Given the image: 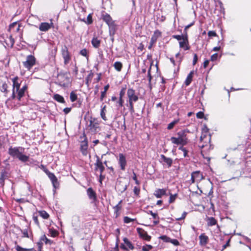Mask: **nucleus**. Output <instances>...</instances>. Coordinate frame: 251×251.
<instances>
[{
  "label": "nucleus",
  "mask_w": 251,
  "mask_h": 251,
  "mask_svg": "<svg viewBox=\"0 0 251 251\" xmlns=\"http://www.w3.org/2000/svg\"><path fill=\"white\" fill-rule=\"evenodd\" d=\"M113 67L118 72H120L123 68V64L121 62L116 61L114 63Z\"/></svg>",
  "instance_id": "obj_31"
},
{
  "label": "nucleus",
  "mask_w": 251,
  "mask_h": 251,
  "mask_svg": "<svg viewBox=\"0 0 251 251\" xmlns=\"http://www.w3.org/2000/svg\"><path fill=\"white\" fill-rule=\"evenodd\" d=\"M218 53H216L213 54L211 56V60L212 61H214L216 60L218 58Z\"/></svg>",
  "instance_id": "obj_57"
},
{
  "label": "nucleus",
  "mask_w": 251,
  "mask_h": 251,
  "mask_svg": "<svg viewBox=\"0 0 251 251\" xmlns=\"http://www.w3.org/2000/svg\"><path fill=\"white\" fill-rule=\"evenodd\" d=\"M134 219H131L128 217L126 216L124 218V222L125 223L128 224L131 222L134 221Z\"/></svg>",
  "instance_id": "obj_45"
},
{
  "label": "nucleus",
  "mask_w": 251,
  "mask_h": 251,
  "mask_svg": "<svg viewBox=\"0 0 251 251\" xmlns=\"http://www.w3.org/2000/svg\"><path fill=\"white\" fill-rule=\"evenodd\" d=\"M27 87L26 85L22 87L21 89L19 88L18 90L17 99L18 100H21V98L24 96L25 90L27 89Z\"/></svg>",
  "instance_id": "obj_17"
},
{
  "label": "nucleus",
  "mask_w": 251,
  "mask_h": 251,
  "mask_svg": "<svg viewBox=\"0 0 251 251\" xmlns=\"http://www.w3.org/2000/svg\"><path fill=\"white\" fill-rule=\"evenodd\" d=\"M25 148L22 147H10L8 153L12 157L18 158L23 162H26L29 159V156L23 154Z\"/></svg>",
  "instance_id": "obj_1"
},
{
  "label": "nucleus",
  "mask_w": 251,
  "mask_h": 251,
  "mask_svg": "<svg viewBox=\"0 0 251 251\" xmlns=\"http://www.w3.org/2000/svg\"><path fill=\"white\" fill-rule=\"evenodd\" d=\"M166 191L164 189H158L155 191L154 195L157 198H160L166 194Z\"/></svg>",
  "instance_id": "obj_21"
},
{
  "label": "nucleus",
  "mask_w": 251,
  "mask_h": 251,
  "mask_svg": "<svg viewBox=\"0 0 251 251\" xmlns=\"http://www.w3.org/2000/svg\"><path fill=\"white\" fill-rule=\"evenodd\" d=\"M21 232L23 234L22 237L29 238V235L28 234V228H25L23 230H22Z\"/></svg>",
  "instance_id": "obj_41"
},
{
  "label": "nucleus",
  "mask_w": 251,
  "mask_h": 251,
  "mask_svg": "<svg viewBox=\"0 0 251 251\" xmlns=\"http://www.w3.org/2000/svg\"><path fill=\"white\" fill-rule=\"evenodd\" d=\"M217 224V221L213 217H209L207 219V225L208 226H213Z\"/></svg>",
  "instance_id": "obj_32"
},
{
  "label": "nucleus",
  "mask_w": 251,
  "mask_h": 251,
  "mask_svg": "<svg viewBox=\"0 0 251 251\" xmlns=\"http://www.w3.org/2000/svg\"><path fill=\"white\" fill-rule=\"evenodd\" d=\"M119 156L118 163L120 166L121 169L122 171H125L127 163L126 156L123 153H120Z\"/></svg>",
  "instance_id": "obj_9"
},
{
  "label": "nucleus",
  "mask_w": 251,
  "mask_h": 251,
  "mask_svg": "<svg viewBox=\"0 0 251 251\" xmlns=\"http://www.w3.org/2000/svg\"><path fill=\"white\" fill-rule=\"evenodd\" d=\"M39 215L41 217H42L44 219H47L49 217V214L45 211L42 210L39 212Z\"/></svg>",
  "instance_id": "obj_37"
},
{
  "label": "nucleus",
  "mask_w": 251,
  "mask_h": 251,
  "mask_svg": "<svg viewBox=\"0 0 251 251\" xmlns=\"http://www.w3.org/2000/svg\"><path fill=\"white\" fill-rule=\"evenodd\" d=\"M87 194L90 200L92 201V203H95L97 201V195L96 192L91 188H88L87 190Z\"/></svg>",
  "instance_id": "obj_10"
},
{
  "label": "nucleus",
  "mask_w": 251,
  "mask_h": 251,
  "mask_svg": "<svg viewBox=\"0 0 251 251\" xmlns=\"http://www.w3.org/2000/svg\"><path fill=\"white\" fill-rule=\"evenodd\" d=\"M52 24V23L50 24L46 22L41 23L39 25V28L40 31L46 32L50 28Z\"/></svg>",
  "instance_id": "obj_14"
},
{
  "label": "nucleus",
  "mask_w": 251,
  "mask_h": 251,
  "mask_svg": "<svg viewBox=\"0 0 251 251\" xmlns=\"http://www.w3.org/2000/svg\"><path fill=\"white\" fill-rule=\"evenodd\" d=\"M99 124L97 122H95L94 121L90 120V124L89 126L90 127V129L93 132L97 131V129L99 128Z\"/></svg>",
  "instance_id": "obj_16"
},
{
  "label": "nucleus",
  "mask_w": 251,
  "mask_h": 251,
  "mask_svg": "<svg viewBox=\"0 0 251 251\" xmlns=\"http://www.w3.org/2000/svg\"><path fill=\"white\" fill-rule=\"evenodd\" d=\"M105 108H106V105H104L101 109V111H100V116H101V117L104 121L106 120V117L105 116Z\"/></svg>",
  "instance_id": "obj_36"
},
{
  "label": "nucleus",
  "mask_w": 251,
  "mask_h": 251,
  "mask_svg": "<svg viewBox=\"0 0 251 251\" xmlns=\"http://www.w3.org/2000/svg\"><path fill=\"white\" fill-rule=\"evenodd\" d=\"M123 201L121 200L118 203L113 207V209L114 211V214L116 215V217H117L119 215V211L122 209V206L121 205Z\"/></svg>",
  "instance_id": "obj_23"
},
{
  "label": "nucleus",
  "mask_w": 251,
  "mask_h": 251,
  "mask_svg": "<svg viewBox=\"0 0 251 251\" xmlns=\"http://www.w3.org/2000/svg\"><path fill=\"white\" fill-rule=\"evenodd\" d=\"M45 171L50 180L54 188V191L55 192L56 189H58L59 187V183L58 181V179L53 173L49 172L47 170Z\"/></svg>",
  "instance_id": "obj_5"
},
{
  "label": "nucleus",
  "mask_w": 251,
  "mask_h": 251,
  "mask_svg": "<svg viewBox=\"0 0 251 251\" xmlns=\"http://www.w3.org/2000/svg\"><path fill=\"white\" fill-rule=\"evenodd\" d=\"M149 213L152 216V218L154 219L153 223L154 225H156L159 223V216L157 213H153L152 211H150Z\"/></svg>",
  "instance_id": "obj_26"
},
{
  "label": "nucleus",
  "mask_w": 251,
  "mask_h": 251,
  "mask_svg": "<svg viewBox=\"0 0 251 251\" xmlns=\"http://www.w3.org/2000/svg\"><path fill=\"white\" fill-rule=\"evenodd\" d=\"M105 176L103 175L100 174L99 175V181L102 184V180L104 179Z\"/></svg>",
  "instance_id": "obj_64"
},
{
  "label": "nucleus",
  "mask_w": 251,
  "mask_h": 251,
  "mask_svg": "<svg viewBox=\"0 0 251 251\" xmlns=\"http://www.w3.org/2000/svg\"><path fill=\"white\" fill-rule=\"evenodd\" d=\"M124 100L123 99H119V100L117 102L116 106L118 108H120L123 106Z\"/></svg>",
  "instance_id": "obj_44"
},
{
  "label": "nucleus",
  "mask_w": 251,
  "mask_h": 251,
  "mask_svg": "<svg viewBox=\"0 0 251 251\" xmlns=\"http://www.w3.org/2000/svg\"><path fill=\"white\" fill-rule=\"evenodd\" d=\"M61 53L62 57L64 59V64H68L71 59V57L68 51V49L66 46H64L62 49Z\"/></svg>",
  "instance_id": "obj_7"
},
{
  "label": "nucleus",
  "mask_w": 251,
  "mask_h": 251,
  "mask_svg": "<svg viewBox=\"0 0 251 251\" xmlns=\"http://www.w3.org/2000/svg\"><path fill=\"white\" fill-rule=\"evenodd\" d=\"M160 157L162 160L168 165V168L172 166L173 160L171 158L167 157L163 154H161Z\"/></svg>",
  "instance_id": "obj_20"
},
{
  "label": "nucleus",
  "mask_w": 251,
  "mask_h": 251,
  "mask_svg": "<svg viewBox=\"0 0 251 251\" xmlns=\"http://www.w3.org/2000/svg\"><path fill=\"white\" fill-rule=\"evenodd\" d=\"M194 72L193 71H191L190 73L188 75L185 81V84L186 86H188L191 83L192 78L193 77Z\"/></svg>",
  "instance_id": "obj_25"
},
{
  "label": "nucleus",
  "mask_w": 251,
  "mask_h": 251,
  "mask_svg": "<svg viewBox=\"0 0 251 251\" xmlns=\"http://www.w3.org/2000/svg\"><path fill=\"white\" fill-rule=\"evenodd\" d=\"M186 215H187V212H183V213L182 214L181 217H180V218H176V220L177 221H180V220H183V219H184L185 218Z\"/></svg>",
  "instance_id": "obj_59"
},
{
  "label": "nucleus",
  "mask_w": 251,
  "mask_h": 251,
  "mask_svg": "<svg viewBox=\"0 0 251 251\" xmlns=\"http://www.w3.org/2000/svg\"><path fill=\"white\" fill-rule=\"evenodd\" d=\"M53 98L54 100L58 102L61 103H64L65 102L64 98L58 94H54Z\"/></svg>",
  "instance_id": "obj_28"
},
{
  "label": "nucleus",
  "mask_w": 251,
  "mask_h": 251,
  "mask_svg": "<svg viewBox=\"0 0 251 251\" xmlns=\"http://www.w3.org/2000/svg\"><path fill=\"white\" fill-rule=\"evenodd\" d=\"M91 43L95 48H98L100 46V41L97 37H94L91 41Z\"/></svg>",
  "instance_id": "obj_27"
},
{
  "label": "nucleus",
  "mask_w": 251,
  "mask_h": 251,
  "mask_svg": "<svg viewBox=\"0 0 251 251\" xmlns=\"http://www.w3.org/2000/svg\"><path fill=\"white\" fill-rule=\"evenodd\" d=\"M70 98L72 102H74L77 100V96L74 92H72L70 93Z\"/></svg>",
  "instance_id": "obj_38"
},
{
  "label": "nucleus",
  "mask_w": 251,
  "mask_h": 251,
  "mask_svg": "<svg viewBox=\"0 0 251 251\" xmlns=\"http://www.w3.org/2000/svg\"><path fill=\"white\" fill-rule=\"evenodd\" d=\"M179 42V47L185 50H187L190 49V46H189V41L188 36L187 35H185L184 38Z\"/></svg>",
  "instance_id": "obj_12"
},
{
  "label": "nucleus",
  "mask_w": 251,
  "mask_h": 251,
  "mask_svg": "<svg viewBox=\"0 0 251 251\" xmlns=\"http://www.w3.org/2000/svg\"><path fill=\"white\" fill-rule=\"evenodd\" d=\"M204 140H205L204 141L205 143L210 142V141L211 136L207 134V131L205 133H202L200 137L201 142H202Z\"/></svg>",
  "instance_id": "obj_22"
},
{
  "label": "nucleus",
  "mask_w": 251,
  "mask_h": 251,
  "mask_svg": "<svg viewBox=\"0 0 251 251\" xmlns=\"http://www.w3.org/2000/svg\"><path fill=\"white\" fill-rule=\"evenodd\" d=\"M83 137L84 138V139L81 142L80 151L83 155H86L87 154V149L88 145L87 137L84 133H83Z\"/></svg>",
  "instance_id": "obj_6"
},
{
  "label": "nucleus",
  "mask_w": 251,
  "mask_h": 251,
  "mask_svg": "<svg viewBox=\"0 0 251 251\" xmlns=\"http://www.w3.org/2000/svg\"><path fill=\"white\" fill-rule=\"evenodd\" d=\"M179 119L175 120L174 121H173V122L170 123L169 124H168V126H167V129L169 130L172 129L174 127L175 125L177 123H178L179 122Z\"/></svg>",
  "instance_id": "obj_34"
},
{
  "label": "nucleus",
  "mask_w": 251,
  "mask_h": 251,
  "mask_svg": "<svg viewBox=\"0 0 251 251\" xmlns=\"http://www.w3.org/2000/svg\"><path fill=\"white\" fill-rule=\"evenodd\" d=\"M36 58L32 55H27L25 61L23 62L24 66L28 70H30L31 68L35 65L36 63Z\"/></svg>",
  "instance_id": "obj_4"
},
{
  "label": "nucleus",
  "mask_w": 251,
  "mask_h": 251,
  "mask_svg": "<svg viewBox=\"0 0 251 251\" xmlns=\"http://www.w3.org/2000/svg\"><path fill=\"white\" fill-rule=\"evenodd\" d=\"M101 18L108 25L115 23V21L113 20L110 15L107 13L103 14L101 16Z\"/></svg>",
  "instance_id": "obj_13"
},
{
  "label": "nucleus",
  "mask_w": 251,
  "mask_h": 251,
  "mask_svg": "<svg viewBox=\"0 0 251 251\" xmlns=\"http://www.w3.org/2000/svg\"><path fill=\"white\" fill-rule=\"evenodd\" d=\"M109 27V36L114 35L116 30H117V25L115 23L110 24L108 25Z\"/></svg>",
  "instance_id": "obj_19"
},
{
  "label": "nucleus",
  "mask_w": 251,
  "mask_h": 251,
  "mask_svg": "<svg viewBox=\"0 0 251 251\" xmlns=\"http://www.w3.org/2000/svg\"><path fill=\"white\" fill-rule=\"evenodd\" d=\"M157 19L159 22H163L165 20L166 17L164 16H163V15L160 16V15H159L158 16H157Z\"/></svg>",
  "instance_id": "obj_52"
},
{
  "label": "nucleus",
  "mask_w": 251,
  "mask_h": 251,
  "mask_svg": "<svg viewBox=\"0 0 251 251\" xmlns=\"http://www.w3.org/2000/svg\"><path fill=\"white\" fill-rule=\"evenodd\" d=\"M188 129L180 130L177 132V137H172L171 141L173 144L176 145H186L188 143L187 133H189Z\"/></svg>",
  "instance_id": "obj_2"
},
{
  "label": "nucleus",
  "mask_w": 251,
  "mask_h": 251,
  "mask_svg": "<svg viewBox=\"0 0 251 251\" xmlns=\"http://www.w3.org/2000/svg\"><path fill=\"white\" fill-rule=\"evenodd\" d=\"M127 96L128 99V105L127 106L130 112L133 113L134 112L133 102L138 100V96L136 94L135 91L132 88H129L127 90Z\"/></svg>",
  "instance_id": "obj_3"
},
{
  "label": "nucleus",
  "mask_w": 251,
  "mask_h": 251,
  "mask_svg": "<svg viewBox=\"0 0 251 251\" xmlns=\"http://www.w3.org/2000/svg\"><path fill=\"white\" fill-rule=\"evenodd\" d=\"M49 231L51 236L53 237H56L58 234L57 231L54 229H50Z\"/></svg>",
  "instance_id": "obj_49"
},
{
  "label": "nucleus",
  "mask_w": 251,
  "mask_h": 251,
  "mask_svg": "<svg viewBox=\"0 0 251 251\" xmlns=\"http://www.w3.org/2000/svg\"><path fill=\"white\" fill-rule=\"evenodd\" d=\"M123 241L124 242V244H122L120 246L123 250L128 251V249L132 250L134 249V246L127 238H124L123 239Z\"/></svg>",
  "instance_id": "obj_8"
},
{
  "label": "nucleus",
  "mask_w": 251,
  "mask_h": 251,
  "mask_svg": "<svg viewBox=\"0 0 251 251\" xmlns=\"http://www.w3.org/2000/svg\"><path fill=\"white\" fill-rule=\"evenodd\" d=\"M95 156L97 158V160H96V163L94 164V165H95L94 170H95V172H97V171H98V170L99 169H100L101 168H102L104 167L103 165V163L100 160L99 157L97 155H96Z\"/></svg>",
  "instance_id": "obj_15"
},
{
  "label": "nucleus",
  "mask_w": 251,
  "mask_h": 251,
  "mask_svg": "<svg viewBox=\"0 0 251 251\" xmlns=\"http://www.w3.org/2000/svg\"><path fill=\"white\" fill-rule=\"evenodd\" d=\"M78 68L76 66V64H75V66H74V68L73 70V73L75 74V75H77L78 74Z\"/></svg>",
  "instance_id": "obj_63"
},
{
  "label": "nucleus",
  "mask_w": 251,
  "mask_h": 251,
  "mask_svg": "<svg viewBox=\"0 0 251 251\" xmlns=\"http://www.w3.org/2000/svg\"><path fill=\"white\" fill-rule=\"evenodd\" d=\"M0 251H8L7 246L5 244L3 246L0 244Z\"/></svg>",
  "instance_id": "obj_50"
},
{
  "label": "nucleus",
  "mask_w": 251,
  "mask_h": 251,
  "mask_svg": "<svg viewBox=\"0 0 251 251\" xmlns=\"http://www.w3.org/2000/svg\"><path fill=\"white\" fill-rule=\"evenodd\" d=\"M208 36L209 37H215L217 36L216 33L214 31H209L208 32Z\"/></svg>",
  "instance_id": "obj_58"
},
{
  "label": "nucleus",
  "mask_w": 251,
  "mask_h": 251,
  "mask_svg": "<svg viewBox=\"0 0 251 251\" xmlns=\"http://www.w3.org/2000/svg\"><path fill=\"white\" fill-rule=\"evenodd\" d=\"M136 230L140 237L146 241L151 240V236L149 235L145 230L140 227H138Z\"/></svg>",
  "instance_id": "obj_11"
},
{
  "label": "nucleus",
  "mask_w": 251,
  "mask_h": 251,
  "mask_svg": "<svg viewBox=\"0 0 251 251\" xmlns=\"http://www.w3.org/2000/svg\"><path fill=\"white\" fill-rule=\"evenodd\" d=\"M133 192L135 195L138 196L140 194V188L135 186L134 187Z\"/></svg>",
  "instance_id": "obj_54"
},
{
  "label": "nucleus",
  "mask_w": 251,
  "mask_h": 251,
  "mask_svg": "<svg viewBox=\"0 0 251 251\" xmlns=\"http://www.w3.org/2000/svg\"><path fill=\"white\" fill-rule=\"evenodd\" d=\"M197 61H198L197 55V54H194L193 60V65H195L196 64V63L197 62Z\"/></svg>",
  "instance_id": "obj_62"
},
{
  "label": "nucleus",
  "mask_w": 251,
  "mask_h": 251,
  "mask_svg": "<svg viewBox=\"0 0 251 251\" xmlns=\"http://www.w3.org/2000/svg\"><path fill=\"white\" fill-rule=\"evenodd\" d=\"M6 177V173L5 171H2L0 174V186H2L4 184V180Z\"/></svg>",
  "instance_id": "obj_29"
},
{
  "label": "nucleus",
  "mask_w": 251,
  "mask_h": 251,
  "mask_svg": "<svg viewBox=\"0 0 251 251\" xmlns=\"http://www.w3.org/2000/svg\"><path fill=\"white\" fill-rule=\"evenodd\" d=\"M200 244L201 246H205L207 244L208 241V238L204 234H201L199 236Z\"/></svg>",
  "instance_id": "obj_18"
},
{
  "label": "nucleus",
  "mask_w": 251,
  "mask_h": 251,
  "mask_svg": "<svg viewBox=\"0 0 251 251\" xmlns=\"http://www.w3.org/2000/svg\"><path fill=\"white\" fill-rule=\"evenodd\" d=\"M133 176L132 177L133 179L135 181L136 184L138 185L139 184V182L137 178V176H136V175L135 173L133 172Z\"/></svg>",
  "instance_id": "obj_60"
},
{
  "label": "nucleus",
  "mask_w": 251,
  "mask_h": 251,
  "mask_svg": "<svg viewBox=\"0 0 251 251\" xmlns=\"http://www.w3.org/2000/svg\"><path fill=\"white\" fill-rule=\"evenodd\" d=\"M125 93V88L122 89L120 92L119 99H123V97L124 96Z\"/></svg>",
  "instance_id": "obj_61"
},
{
  "label": "nucleus",
  "mask_w": 251,
  "mask_h": 251,
  "mask_svg": "<svg viewBox=\"0 0 251 251\" xmlns=\"http://www.w3.org/2000/svg\"><path fill=\"white\" fill-rule=\"evenodd\" d=\"M151 66L150 67L148 71V78L149 80V84L151 86V80L152 79V76L151 75Z\"/></svg>",
  "instance_id": "obj_43"
},
{
  "label": "nucleus",
  "mask_w": 251,
  "mask_h": 251,
  "mask_svg": "<svg viewBox=\"0 0 251 251\" xmlns=\"http://www.w3.org/2000/svg\"><path fill=\"white\" fill-rule=\"evenodd\" d=\"M8 85L6 82H4L1 87H0V90L1 92L4 93V96H6V95L8 93V91L7 90Z\"/></svg>",
  "instance_id": "obj_30"
},
{
  "label": "nucleus",
  "mask_w": 251,
  "mask_h": 251,
  "mask_svg": "<svg viewBox=\"0 0 251 251\" xmlns=\"http://www.w3.org/2000/svg\"><path fill=\"white\" fill-rule=\"evenodd\" d=\"M170 243H171L175 246H178L179 245V243L178 241L176 239H171V241H170Z\"/></svg>",
  "instance_id": "obj_53"
},
{
  "label": "nucleus",
  "mask_w": 251,
  "mask_h": 251,
  "mask_svg": "<svg viewBox=\"0 0 251 251\" xmlns=\"http://www.w3.org/2000/svg\"><path fill=\"white\" fill-rule=\"evenodd\" d=\"M159 238L166 243H169L171 241V238L166 235H162Z\"/></svg>",
  "instance_id": "obj_42"
},
{
  "label": "nucleus",
  "mask_w": 251,
  "mask_h": 251,
  "mask_svg": "<svg viewBox=\"0 0 251 251\" xmlns=\"http://www.w3.org/2000/svg\"><path fill=\"white\" fill-rule=\"evenodd\" d=\"M161 32H160L158 30H156L154 32L153 35L151 37V41H156L157 38L158 37L161 36Z\"/></svg>",
  "instance_id": "obj_33"
},
{
  "label": "nucleus",
  "mask_w": 251,
  "mask_h": 251,
  "mask_svg": "<svg viewBox=\"0 0 251 251\" xmlns=\"http://www.w3.org/2000/svg\"><path fill=\"white\" fill-rule=\"evenodd\" d=\"M87 24L90 25L92 23V17L91 14H89L87 17V22H85Z\"/></svg>",
  "instance_id": "obj_51"
},
{
  "label": "nucleus",
  "mask_w": 251,
  "mask_h": 251,
  "mask_svg": "<svg viewBox=\"0 0 251 251\" xmlns=\"http://www.w3.org/2000/svg\"><path fill=\"white\" fill-rule=\"evenodd\" d=\"M152 248V246L150 245H147L142 247V251H149Z\"/></svg>",
  "instance_id": "obj_48"
},
{
  "label": "nucleus",
  "mask_w": 251,
  "mask_h": 251,
  "mask_svg": "<svg viewBox=\"0 0 251 251\" xmlns=\"http://www.w3.org/2000/svg\"><path fill=\"white\" fill-rule=\"evenodd\" d=\"M196 116L199 119H202L204 117V113L203 112L200 111L197 113Z\"/></svg>",
  "instance_id": "obj_56"
},
{
  "label": "nucleus",
  "mask_w": 251,
  "mask_h": 251,
  "mask_svg": "<svg viewBox=\"0 0 251 251\" xmlns=\"http://www.w3.org/2000/svg\"><path fill=\"white\" fill-rule=\"evenodd\" d=\"M170 198H169V203H172L175 201L177 197V194H176L173 195L170 193Z\"/></svg>",
  "instance_id": "obj_40"
},
{
  "label": "nucleus",
  "mask_w": 251,
  "mask_h": 251,
  "mask_svg": "<svg viewBox=\"0 0 251 251\" xmlns=\"http://www.w3.org/2000/svg\"><path fill=\"white\" fill-rule=\"evenodd\" d=\"M179 150H181L183 152V156L184 157H186L188 156V151L186 149V148H183V146H180L178 148Z\"/></svg>",
  "instance_id": "obj_39"
},
{
  "label": "nucleus",
  "mask_w": 251,
  "mask_h": 251,
  "mask_svg": "<svg viewBox=\"0 0 251 251\" xmlns=\"http://www.w3.org/2000/svg\"><path fill=\"white\" fill-rule=\"evenodd\" d=\"M18 77L16 76L12 79L13 82V90H15V88H16V91L19 90L20 87V83L18 82Z\"/></svg>",
  "instance_id": "obj_24"
},
{
  "label": "nucleus",
  "mask_w": 251,
  "mask_h": 251,
  "mask_svg": "<svg viewBox=\"0 0 251 251\" xmlns=\"http://www.w3.org/2000/svg\"><path fill=\"white\" fill-rule=\"evenodd\" d=\"M15 249L16 251H26V248H22L19 245H17L15 247Z\"/></svg>",
  "instance_id": "obj_55"
},
{
  "label": "nucleus",
  "mask_w": 251,
  "mask_h": 251,
  "mask_svg": "<svg viewBox=\"0 0 251 251\" xmlns=\"http://www.w3.org/2000/svg\"><path fill=\"white\" fill-rule=\"evenodd\" d=\"M41 240L42 241H45V243L46 244H50L51 245L53 241L49 239L48 238H47V237L45 235H44L43 236H42L41 238H40Z\"/></svg>",
  "instance_id": "obj_35"
},
{
  "label": "nucleus",
  "mask_w": 251,
  "mask_h": 251,
  "mask_svg": "<svg viewBox=\"0 0 251 251\" xmlns=\"http://www.w3.org/2000/svg\"><path fill=\"white\" fill-rule=\"evenodd\" d=\"M173 38L176 39L178 41L182 40L185 37V35H173Z\"/></svg>",
  "instance_id": "obj_46"
},
{
  "label": "nucleus",
  "mask_w": 251,
  "mask_h": 251,
  "mask_svg": "<svg viewBox=\"0 0 251 251\" xmlns=\"http://www.w3.org/2000/svg\"><path fill=\"white\" fill-rule=\"evenodd\" d=\"M79 53L83 56L88 57V51L86 49H83L82 50H81L79 52Z\"/></svg>",
  "instance_id": "obj_47"
}]
</instances>
